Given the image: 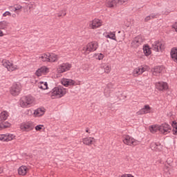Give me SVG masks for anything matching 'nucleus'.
Segmentation results:
<instances>
[{"mask_svg": "<svg viewBox=\"0 0 177 177\" xmlns=\"http://www.w3.org/2000/svg\"><path fill=\"white\" fill-rule=\"evenodd\" d=\"M35 102L34 97L31 95L22 97L19 101V104L21 107H30L31 104H33Z\"/></svg>", "mask_w": 177, "mask_h": 177, "instance_id": "1", "label": "nucleus"}, {"mask_svg": "<svg viewBox=\"0 0 177 177\" xmlns=\"http://www.w3.org/2000/svg\"><path fill=\"white\" fill-rule=\"evenodd\" d=\"M99 48V45L97 41H92L88 43L86 47H84L82 49L83 53L85 55H89L91 52H95L96 49Z\"/></svg>", "mask_w": 177, "mask_h": 177, "instance_id": "2", "label": "nucleus"}, {"mask_svg": "<svg viewBox=\"0 0 177 177\" xmlns=\"http://www.w3.org/2000/svg\"><path fill=\"white\" fill-rule=\"evenodd\" d=\"M52 96H56L57 97H63L66 95V88L62 86L55 87L53 89Z\"/></svg>", "mask_w": 177, "mask_h": 177, "instance_id": "3", "label": "nucleus"}, {"mask_svg": "<svg viewBox=\"0 0 177 177\" xmlns=\"http://www.w3.org/2000/svg\"><path fill=\"white\" fill-rule=\"evenodd\" d=\"M123 143L124 145H127L128 146H138V144L139 142L138 140H135V138L129 136H123L122 140Z\"/></svg>", "mask_w": 177, "mask_h": 177, "instance_id": "4", "label": "nucleus"}, {"mask_svg": "<svg viewBox=\"0 0 177 177\" xmlns=\"http://www.w3.org/2000/svg\"><path fill=\"white\" fill-rule=\"evenodd\" d=\"M71 67H72L71 64H69L68 62L63 63L58 66L57 71L59 74H62L63 73H66V71H69Z\"/></svg>", "mask_w": 177, "mask_h": 177, "instance_id": "5", "label": "nucleus"}, {"mask_svg": "<svg viewBox=\"0 0 177 177\" xmlns=\"http://www.w3.org/2000/svg\"><path fill=\"white\" fill-rule=\"evenodd\" d=\"M21 91V84L19 83H15L10 88V92L12 96H17Z\"/></svg>", "mask_w": 177, "mask_h": 177, "instance_id": "6", "label": "nucleus"}, {"mask_svg": "<svg viewBox=\"0 0 177 177\" xmlns=\"http://www.w3.org/2000/svg\"><path fill=\"white\" fill-rule=\"evenodd\" d=\"M165 48V47L162 42L160 41H156L152 43L151 49L155 52H162Z\"/></svg>", "mask_w": 177, "mask_h": 177, "instance_id": "7", "label": "nucleus"}, {"mask_svg": "<svg viewBox=\"0 0 177 177\" xmlns=\"http://www.w3.org/2000/svg\"><path fill=\"white\" fill-rule=\"evenodd\" d=\"M2 66L7 68L8 71H15L17 68V66H14L13 63L10 62L9 60L3 59Z\"/></svg>", "mask_w": 177, "mask_h": 177, "instance_id": "8", "label": "nucleus"}, {"mask_svg": "<svg viewBox=\"0 0 177 177\" xmlns=\"http://www.w3.org/2000/svg\"><path fill=\"white\" fill-rule=\"evenodd\" d=\"M16 138V136L12 133H6L0 135V140L2 142H10Z\"/></svg>", "mask_w": 177, "mask_h": 177, "instance_id": "9", "label": "nucleus"}, {"mask_svg": "<svg viewBox=\"0 0 177 177\" xmlns=\"http://www.w3.org/2000/svg\"><path fill=\"white\" fill-rule=\"evenodd\" d=\"M143 41L142 36H138L131 41V46H133V48H138V46H140V45L143 44Z\"/></svg>", "mask_w": 177, "mask_h": 177, "instance_id": "10", "label": "nucleus"}, {"mask_svg": "<svg viewBox=\"0 0 177 177\" xmlns=\"http://www.w3.org/2000/svg\"><path fill=\"white\" fill-rule=\"evenodd\" d=\"M158 127L159 132H161L163 135H167V133H169V131H171V126L167 123H163L160 126H158Z\"/></svg>", "mask_w": 177, "mask_h": 177, "instance_id": "11", "label": "nucleus"}, {"mask_svg": "<svg viewBox=\"0 0 177 177\" xmlns=\"http://www.w3.org/2000/svg\"><path fill=\"white\" fill-rule=\"evenodd\" d=\"M46 73H49V68H46V66H41L36 71L35 74L37 77H41V75H45Z\"/></svg>", "mask_w": 177, "mask_h": 177, "instance_id": "12", "label": "nucleus"}, {"mask_svg": "<svg viewBox=\"0 0 177 177\" xmlns=\"http://www.w3.org/2000/svg\"><path fill=\"white\" fill-rule=\"evenodd\" d=\"M156 88L158 91H167L168 89V84L164 82H159L156 84Z\"/></svg>", "mask_w": 177, "mask_h": 177, "instance_id": "13", "label": "nucleus"}, {"mask_svg": "<svg viewBox=\"0 0 177 177\" xmlns=\"http://www.w3.org/2000/svg\"><path fill=\"white\" fill-rule=\"evenodd\" d=\"M146 71V69L142 66L136 68L132 73L133 77H139L141 74H143Z\"/></svg>", "mask_w": 177, "mask_h": 177, "instance_id": "14", "label": "nucleus"}, {"mask_svg": "<svg viewBox=\"0 0 177 177\" xmlns=\"http://www.w3.org/2000/svg\"><path fill=\"white\" fill-rule=\"evenodd\" d=\"M150 147L153 151H161L162 150V145L160 142H151Z\"/></svg>", "mask_w": 177, "mask_h": 177, "instance_id": "15", "label": "nucleus"}, {"mask_svg": "<svg viewBox=\"0 0 177 177\" xmlns=\"http://www.w3.org/2000/svg\"><path fill=\"white\" fill-rule=\"evenodd\" d=\"M102 26V21L100 19H94L92 21V23L90 24L89 27L93 30L95 28H99Z\"/></svg>", "mask_w": 177, "mask_h": 177, "instance_id": "16", "label": "nucleus"}, {"mask_svg": "<svg viewBox=\"0 0 177 177\" xmlns=\"http://www.w3.org/2000/svg\"><path fill=\"white\" fill-rule=\"evenodd\" d=\"M151 110V108L150 107V105H145L142 109H141L138 112H137V114L138 115L147 114L150 113Z\"/></svg>", "mask_w": 177, "mask_h": 177, "instance_id": "17", "label": "nucleus"}, {"mask_svg": "<svg viewBox=\"0 0 177 177\" xmlns=\"http://www.w3.org/2000/svg\"><path fill=\"white\" fill-rule=\"evenodd\" d=\"M21 129L22 131H26V132H28L34 129V126L32 123H26L21 125Z\"/></svg>", "mask_w": 177, "mask_h": 177, "instance_id": "18", "label": "nucleus"}, {"mask_svg": "<svg viewBox=\"0 0 177 177\" xmlns=\"http://www.w3.org/2000/svg\"><path fill=\"white\" fill-rule=\"evenodd\" d=\"M62 84L64 86H70L72 85H75V81L71 79H63L62 80Z\"/></svg>", "mask_w": 177, "mask_h": 177, "instance_id": "19", "label": "nucleus"}, {"mask_svg": "<svg viewBox=\"0 0 177 177\" xmlns=\"http://www.w3.org/2000/svg\"><path fill=\"white\" fill-rule=\"evenodd\" d=\"M164 71V66H155L153 70V75H158V74H161Z\"/></svg>", "mask_w": 177, "mask_h": 177, "instance_id": "20", "label": "nucleus"}, {"mask_svg": "<svg viewBox=\"0 0 177 177\" xmlns=\"http://www.w3.org/2000/svg\"><path fill=\"white\" fill-rule=\"evenodd\" d=\"M8 117H9V113L6 111H2L0 113V122H3V121H6Z\"/></svg>", "mask_w": 177, "mask_h": 177, "instance_id": "21", "label": "nucleus"}, {"mask_svg": "<svg viewBox=\"0 0 177 177\" xmlns=\"http://www.w3.org/2000/svg\"><path fill=\"white\" fill-rule=\"evenodd\" d=\"M59 60V55L55 54V53H49V62L50 63H55V62H57Z\"/></svg>", "mask_w": 177, "mask_h": 177, "instance_id": "22", "label": "nucleus"}, {"mask_svg": "<svg viewBox=\"0 0 177 177\" xmlns=\"http://www.w3.org/2000/svg\"><path fill=\"white\" fill-rule=\"evenodd\" d=\"M27 171H28V168L26 166H21L18 169V174L19 175H21V176H24L27 174Z\"/></svg>", "mask_w": 177, "mask_h": 177, "instance_id": "23", "label": "nucleus"}, {"mask_svg": "<svg viewBox=\"0 0 177 177\" xmlns=\"http://www.w3.org/2000/svg\"><path fill=\"white\" fill-rule=\"evenodd\" d=\"M100 68L104 70V73H106V74L110 73V71H111V66L107 64H102L100 66Z\"/></svg>", "mask_w": 177, "mask_h": 177, "instance_id": "24", "label": "nucleus"}, {"mask_svg": "<svg viewBox=\"0 0 177 177\" xmlns=\"http://www.w3.org/2000/svg\"><path fill=\"white\" fill-rule=\"evenodd\" d=\"M93 140H95L94 138H92V137L86 138L83 139V143L86 146H89L92 145V143H93Z\"/></svg>", "mask_w": 177, "mask_h": 177, "instance_id": "25", "label": "nucleus"}, {"mask_svg": "<svg viewBox=\"0 0 177 177\" xmlns=\"http://www.w3.org/2000/svg\"><path fill=\"white\" fill-rule=\"evenodd\" d=\"M117 5L116 0H107L106 2V6L107 8H114Z\"/></svg>", "mask_w": 177, "mask_h": 177, "instance_id": "26", "label": "nucleus"}, {"mask_svg": "<svg viewBox=\"0 0 177 177\" xmlns=\"http://www.w3.org/2000/svg\"><path fill=\"white\" fill-rule=\"evenodd\" d=\"M143 51L145 56H150V55H151V50H150L149 45H146L143 47Z\"/></svg>", "mask_w": 177, "mask_h": 177, "instance_id": "27", "label": "nucleus"}, {"mask_svg": "<svg viewBox=\"0 0 177 177\" xmlns=\"http://www.w3.org/2000/svg\"><path fill=\"white\" fill-rule=\"evenodd\" d=\"M40 59L42 62H49V53L47 54H42L40 57Z\"/></svg>", "mask_w": 177, "mask_h": 177, "instance_id": "28", "label": "nucleus"}, {"mask_svg": "<svg viewBox=\"0 0 177 177\" xmlns=\"http://www.w3.org/2000/svg\"><path fill=\"white\" fill-rule=\"evenodd\" d=\"M149 131L151 133H156L157 131H159L158 125H152L149 127Z\"/></svg>", "mask_w": 177, "mask_h": 177, "instance_id": "29", "label": "nucleus"}, {"mask_svg": "<svg viewBox=\"0 0 177 177\" xmlns=\"http://www.w3.org/2000/svg\"><path fill=\"white\" fill-rule=\"evenodd\" d=\"M9 23L6 21H0V30H5L8 27Z\"/></svg>", "mask_w": 177, "mask_h": 177, "instance_id": "30", "label": "nucleus"}, {"mask_svg": "<svg viewBox=\"0 0 177 177\" xmlns=\"http://www.w3.org/2000/svg\"><path fill=\"white\" fill-rule=\"evenodd\" d=\"M171 127L173 128V135H177V122L176 121H173Z\"/></svg>", "mask_w": 177, "mask_h": 177, "instance_id": "31", "label": "nucleus"}, {"mask_svg": "<svg viewBox=\"0 0 177 177\" xmlns=\"http://www.w3.org/2000/svg\"><path fill=\"white\" fill-rule=\"evenodd\" d=\"M39 88L40 89H48V83L47 82H40V84H39Z\"/></svg>", "mask_w": 177, "mask_h": 177, "instance_id": "32", "label": "nucleus"}, {"mask_svg": "<svg viewBox=\"0 0 177 177\" xmlns=\"http://www.w3.org/2000/svg\"><path fill=\"white\" fill-rule=\"evenodd\" d=\"M35 115H37V117H41L44 114V111L41 110L40 109H38L35 111L34 112Z\"/></svg>", "mask_w": 177, "mask_h": 177, "instance_id": "33", "label": "nucleus"}, {"mask_svg": "<svg viewBox=\"0 0 177 177\" xmlns=\"http://www.w3.org/2000/svg\"><path fill=\"white\" fill-rule=\"evenodd\" d=\"M106 38H110V39H113L115 41V33L111 32L109 35H106Z\"/></svg>", "mask_w": 177, "mask_h": 177, "instance_id": "34", "label": "nucleus"}, {"mask_svg": "<svg viewBox=\"0 0 177 177\" xmlns=\"http://www.w3.org/2000/svg\"><path fill=\"white\" fill-rule=\"evenodd\" d=\"M104 93L106 97H110V93H111L110 88L109 87H106L104 89Z\"/></svg>", "mask_w": 177, "mask_h": 177, "instance_id": "35", "label": "nucleus"}, {"mask_svg": "<svg viewBox=\"0 0 177 177\" xmlns=\"http://www.w3.org/2000/svg\"><path fill=\"white\" fill-rule=\"evenodd\" d=\"M11 125L12 124L8 122H5L4 123H3V127H4V129H6V128H10Z\"/></svg>", "mask_w": 177, "mask_h": 177, "instance_id": "36", "label": "nucleus"}, {"mask_svg": "<svg viewBox=\"0 0 177 177\" xmlns=\"http://www.w3.org/2000/svg\"><path fill=\"white\" fill-rule=\"evenodd\" d=\"M128 3V0H118V3L120 5H126Z\"/></svg>", "mask_w": 177, "mask_h": 177, "instance_id": "37", "label": "nucleus"}, {"mask_svg": "<svg viewBox=\"0 0 177 177\" xmlns=\"http://www.w3.org/2000/svg\"><path fill=\"white\" fill-rule=\"evenodd\" d=\"M23 7L20 5H17L15 6L14 8V11L16 12V10H20V9H21Z\"/></svg>", "mask_w": 177, "mask_h": 177, "instance_id": "38", "label": "nucleus"}, {"mask_svg": "<svg viewBox=\"0 0 177 177\" xmlns=\"http://www.w3.org/2000/svg\"><path fill=\"white\" fill-rule=\"evenodd\" d=\"M151 20L153 19H157V16H158V14L152 13L150 15Z\"/></svg>", "mask_w": 177, "mask_h": 177, "instance_id": "39", "label": "nucleus"}, {"mask_svg": "<svg viewBox=\"0 0 177 177\" xmlns=\"http://www.w3.org/2000/svg\"><path fill=\"white\" fill-rule=\"evenodd\" d=\"M104 55L102 53H100L97 56L98 60H103Z\"/></svg>", "mask_w": 177, "mask_h": 177, "instance_id": "40", "label": "nucleus"}, {"mask_svg": "<svg viewBox=\"0 0 177 177\" xmlns=\"http://www.w3.org/2000/svg\"><path fill=\"white\" fill-rule=\"evenodd\" d=\"M42 127H44L42 124L37 125L35 127V129L37 131H41V129H42Z\"/></svg>", "mask_w": 177, "mask_h": 177, "instance_id": "41", "label": "nucleus"}, {"mask_svg": "<svg viewBox=\"0 0 177 177\" xmlns=\"http://www.w3.org/2000/svg\"><path fill=\"white\" fill-rule=\"evenodd\" d=\"M3 16L4 17H6V16H10V12L9 11H6V12H4V13L3 14Z\"/></svg>", "mask_w": 177, "mask_h": 177, "instance_id": "42", "label": "nucleus"}, {"mask_svg": "<svg viewBox=\"0 0 177 177\" xmlns=\"http://www.w3.org/2000/svg\"><path fill=\"white\" fill-rule=\"evenodd\" d=\"M28 9H32L34 8V3L28 4Z\"/></svg>", "mask_w": 177, "mask_h": 177, "instance_id": "43", "label": "nucleus"}, {"mask_svg": "<svg viewBox=\"0 0 177 177\" xmlns=\"http://www.w3.org/2000/svg\"><path fill=\"white\" fill-rule=\"evenodd\" d=\"M172 28H174L175 31L177 32V22H176L173 26Z\"/></svg>", "mask_w": 177, "mask_h": 177, "instance_id": "44", "label": "nucleus"}, {"mask_svg": "<svg viewBox=\"0 0 177 177\" xmlns=\"http://www.w3.org/2000/svg\"><path fill=\"white\" fill-rule=\"evenodd\" d=\"M149 20H151V18L150 17V15L147 16L145 19V21L147 22Z\"/></svg>", "mask_w": 177, "mask_h": 177, "instance_id": "45", "label": "nucleus"}, {"mask_svg": "<svg viewBox=\"0 0 177 177\" xmlns=\"http://www.w3.org/2000/svg\"><path fill=\"white\" fill-rule=\"evenodd\" d=\"M121 177H134L131 174H123Z\"/></svg>", "mask_w": 177, "mask_h": 177, "instance_id": "46", "label": "nucleus"}, {"mask_svg": "<svg viewBox=\"0 0 177 177\" xmlns=\"http://www.w3.org/2000/svg\"><path fill=\"white\" fill-rule=\"evenodd\" d=\"M2 129H5L3 127V123H0V131H2Z\"/></svg>", "mask_w": 177, "mask_h": 177, "instance_id": "47", "label": "nucleus"}, {"mask_svg": "<svg viewBox=\"0 0 177 177\" xmlns=\"http://www.w3.org/2000/svg\"><path fill=\"white\" fill-rule=\"evenodd\" d=\"M3 174V168L0 167V175H2Z\"/></svg>", "mask_w": 177, "mask_h": 177, "instance_id": "48", "label": "nucleus"}, {"mask_svg": "<svg viewBox=\"0 0 177 177\" xmlns=\"http://www.w3.org/2000/svg\"><path fill=\"white\" fill-rule=\"evenodd\" d=\"M0 37H3V32L2 30H0Z\"/></svg>", "mask_w": 177, "mask_h": 177, "instance_id": "49", "label": "nucleus"}, {"mask_svg": "<svg viewBox=\"0 0 177 177\" xmlns=\"http://www.w3.org/2000/svg\"><path fill=\"white\" fill-rule=\"evenodd\" d=\"M62 15H63V16H66V12L62 11V13H61Z\"/></svg>", "mask_w": 177, "mask_h": 177, "instance_id": "50", "label": "nucleus"}, {"mask_svg": "<svg viewBox=\"0 0 177 177\" xmlns=\"http://www.w3.org/2000/svg\"><path fill=\"white\" fill-rule=\"evenodd\" d=\"M62 14H58V17H62Z\"/></svg>", "mask_w": 177, "mask_h": 177, "instance_id": "51", "label": "nucleus"}, {"mask_svg": "<svg viewBox=\"0 0 177 177\" xmlns=\"http://www.w3.org/2000/svg\"><path fill=\"white\" fill-rule=\"evenodd\" d=\"M86 132L88 133V132H89V130H88V129H86Z\"/></svg>", "mask_w": 177, "mask_h": 177, "instance_id": "52", "label": "nucleus"}]
</instances>
